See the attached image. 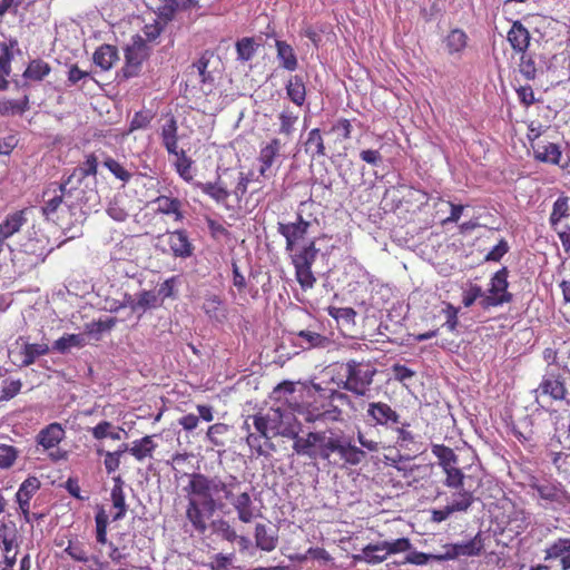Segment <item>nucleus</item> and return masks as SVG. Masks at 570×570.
<instances>
[{"label":"nucleus","instance_id":"37","mask_svg":"<svg viewBox=\"0 0 570 570\" xmlns=\"http://www.w3.org/2000/svg\"><path fill=\"white\" fill-rule=\"evenodd\" d=\"M169 155L176 157L174 166H175V169H176L177 174L179 175V177L181 179H184L185 181L190 183L194 179V175H193V170H191V167L194 164L193 159L190 157H188L187 153L181 148L177 149V154H169Z\"/></svg>","mask_w":570,"mask_h":570},{"label":"nucleus","instance_id":"13","mask_svg":"<svg viewBox=\"0 0 570 570\" xmlns=\"http://www.w3.org/2000/svg\"><path fill=\"white\" fill-rule=\"evenodd\" d=\"M533 159L538 163L559 166L562 170L570 167V159L563 161L562 149L559 144L551 141H538L531 144Z\"/></svg>","mask_w":570,"mask_h":570},{"label":"nucleus","instance_id":"27","mask_svg":"<svg viewBox=\"0 0 570 570\" xmlns=\"http://www.w3.org/2000/svg\"><path fill=\"white\" fill-rule=\"evenodd\" d=\"M443 42L450 56L461 55L469 45V37L463 29L454 28L449 31Z\"/></svg>","mask_w":570,"mask_h":570},{"label":"nucleus","instance_id":"9","mask_svg":"<svg viewBox=\"0 0 570 570\" xmlns=\"http://www.w3.org/2000/svg\"><path fill=\"white\" fill-rule=\"evenodd\" d=\"M508 275L507 267H502L494 273L490 281L489 294L480 301L482 308L488 309L512 302L513 295L508 291Z\"/></svg>","mask_w":570,"mask_h":570},{"label":"nucleus","instance_id":"41","mask_svg":"<svg viewBox=\"0 0 570 570\" xmlns=\"http://www.w3.org/2000/svg\"><path fill=\"white\" fill-rule=\"evenodd\" d=\"M203 311L210 320L217 322H222L226 317L225 311L223 309V301L216 294L206 295Z\"/></svg>","mask_w":570,"mask_h":570},{"label":"nucleus","instance_id":"60","mask_svg":"<svg viewBox=\"0 0 570 570\" xmlns=\"http://www.w3.org/2000/svg\"><path fill=\"white\" fill-rule=\"evenodd\" d=\"M157 305V295L151 291H142L139 293L137 301L132 304V309H147Z\"/></svg>","mask_w":570,"mask_h":570},{"label":"nucleus","instance_id":"2","mask_svg":"<svg viewBox=\"0 0 570 570\" xmlns=\"http://www.w3.org/2000/svg\"><path fill=\"white\" fill-rule=\"evenodd\" d=\"M309 227L311 222L304 219L301 214L297 215L296 222L278 223L277 227V232L286 240V252L291 253L296 281L304 291L313 288L316 283L312 266L316 261L318 248H316L315 240H309L298 249H296V245L306 236Z\"/></svg>","mask_w":570,"mask_h":570},{"label":"nucleus","instance_id":"21","mask_svg":"<svg viewBox=\"0 0 570 570\" xmlns=\"http://www.w3.org/2000/svg\"><path fill=\"white\" fill-rule=\"evenodd\" d=\"M63 553L68 554L72 560L81 563L91 562L95 567L89 566L88 570H101L102 563L97 557H90L83 542L79 540H69Z\"/></svg>","mask_w":570,"mask_h":570},{"label":"nucleus","instance_id":"49","mask_svg":"<svg viewBox=\"0 0 570 570\" xmlns=\"http://www.w3.org/2000/svg\"><path fill=\"white\" fill-rule=\"evenodd\" d=\"M229 431V425L226 423H215L208 426L206 431V439L208 442L216 448H223L225 445L224 440L222 439Z\"/></svg>","mask_w":570,"mask_h":570},{"label":"nucleus","instance_id":"11","mask_svg":"<svg viewBox=\"0 0 570 570\" xmlns=\"http://www.w3.org/2000/svg\"><path fill=\"white\" fill-rule=\"evenodd\" d=\"M535 400L549 397L552 401H564L568 396L566 380L560 373H547L534 390Z\"/></svg>","mask_w":570,"mask_h":570},{"label":"nucleus","instance_id":"30","mask_svg":"<svg viewBox=\"0 0 570 570\" xmlns=\"http://www.w3.org/2000/svg\"><path fill=\"white\" fill-rule=\"evenodd\" d=\"M26 223V210H17L7 215L4 220L0 223V236L6 240L18 233Z\"/></svg>","mask_w":570,"mask_h":570},{"label":"nucleus","instance_id":"23","mask_svg":"<svg viewBox=\"0 0 570 570\" xmlns=\"http://www.w3.org/2000/svg\"><path fill=\"white\" fill-rule=\"evenodd\" d=\"M232 505L235 509L239 521L243 523H249L256 518L255 507L248 492H239L235 500L232 501Z\"/></svg>","mask_w":570,"mask_h":570},{"label":"nucleus","instance_id":"48","mask_svg":"<svg viewBox=\"0 0 570 570\" xmlns=\"http://www.w3.org/2000/svg\"><path fill=\"white\" fill-rule=\"evenodd\" d=\"M278 119H279V129H278L279 134H282L286 137H292V135L295 131V125L298 120V115L295 114L289 108H285L281 111Z\"/></svg>","mask_w":570,"mask_h":570},{"label":"nucleus","instance_id":"55","mask_svg":"<svg viewBox=\"0 0 570 570\" xmlns=\"http://www.w3.org/2000/svg\"><path fill=\"white\" fill-rule=\"evenodd\" d=\"M237 58L242 61L250 60L255 55V41L253 38L245 37L236 42Z\"/></svg>","mask_w":570,"mask_h":570},{"label":"nucleus","instance_id":"59","mask_svg":"<svg viewBox=\"0 0 570 570\" xmlns=\"http://www.w3.org/2000/svg\"><path fill=\"white\" fill-rule=\"evenodd\" d=\"M18 458V450L8 444H0V468L8 469L13 465Z\"/></svg>","mask_w":570,"mask_h":570},{"label":"nucleus","instance_id":"14","mask_svg":"<svg viewBox=\"0 0 570 570\" xmlns=\"http://www.w3.org/2000/svg\"><path fill=\"white\" fill-rule=\"evenodd\" d=\"M544 561L554 563L560 570H570V537H559L549 542L544 550Z\"/></svg>","mask_w":570,"mask_h":570},{"label":"nucleus","instance_id":"3","mask_svg":"<svg viewBox=\"0 0 570 570\" xmlns=\"http://www.w3.org/2000/svg\"><path fill=\"white\" fill-rule=\"evenodd\" d=\"M341 435L342 430L338 428L311 431L304 439L293 442V451L312 460L324 461L328 466L335 468Z\"/></svg>","mask_w":570,"mask_h":570},{"label":"nucleus","instance_id":"42","mask_svg":"<svg viewBox=\"0 0 570 570\" xmlns=\"http://www.w3.org/2000/svg\"><path fill=\"white\" fill-rule=\"evenodd\" d=\"M431 451L438 459V463L442 470L452 465H459V458L450 446L444 444H433Z\"/></svg>","mask_w":570,"mask_h":570},{"label":"nucleus","instance_id":"35","mask_svg":"<svg viewBox=\"0 0 570 570\" xmlns=\"http://www.w3.org/2000/svg\"><path fill=\"white\" fill-rule=\"evenodd\" d=\"M51 72V66L41 58L31 59L23 71V78L31 81H42Z\"/></svg>","mask_w":570,"mask_h":570},{"label":"nucleus","instance_id":"54","mask_svg":"<svg viewBox=\"0 0 570 570\" xmlns=\"http://www.w3.org/2000/svg\"><path fill=\"white\" fill-rule=\"evenodd\" d=\"M95 521L97 542L100 544L109 543L107 540L108 515L102 508L99 509L98 512L96 513Z\"/></svg>","mask_w":570,"mask_h":570},{"label":"nucleus","instance_id":"52","mask_svg":"<svg viewBox=\"0 0 570 570\" xmlns=\"http://www.w3.org/2000/svg\"><path fill=\"white\" fill-rule=\"evenodd\" d=\"M154 119V114L151 110H139L136 111L132 119L130 120L129 128L127 135L139 130L146 129Z\"/></svg>","mask_w":570,"mask_h":570},{"label":"nucleus","instance_id":"12","mask_svg":"<svg viewBox=\"0 0 570 570\" xmlns=\"http://www.w3.org/2000/svg\"><path fill=\"white\" fill-rule=\"evenodd\" d=\"M366 459V452L354 444L353 439L343 430L335 459V468H350L361 464Z\"/></svg>","mask_w":570,"mask_h":570},{"label":"nucleus","instance_id":"7","mask_svg":"<svg viewBox=\"0 0 570 570\" xmlns=\"http://www.w3.org/2000/svg\"><path fill=\"white\" fill-rule=\"evenodd\" d=\"M412 543L407 538H399L393 541H382L370 543L363 548V559L371 564H376L386 560L390 554L407 552Z\"/></svg>","mask_w":570,"mask_h":570},{"label":"nucleus","instance_id":"26","mask_svg":"<svg viewBox=\"0 0 570 570\" xmlns=\"http://www.w3.org/2000/svg\"><path fill=\"white\" fill-rule=\"evenodd\" d=\"M19 41L14 37H3L0 41V69L11 73V62L16 53H20Z\"/></svg>","mask_w":570,"mask_h":570},{"label":"nucleus","instance_id":"53","mask_svg":"<svg viewBox=\"0 0 570 570\" xmlns=\"http://www.w3.org/2000/svg\"><path fill=\"white\" fill-rule=\"evenodd\" d=\"M212 527L214 531L223 539L230 543L235 542L238 538L235 529L225 519L213 521Z\"/></svg>","mask_w":570,"mask_h":570},{"label":"nucleus","instance_id":"57","mask_svg":"<svg viewBox=\"0 0 570 570\" xmlns=\"http://www.w3.org/2000/svg\"><path fill=\"white\" fill-rule=\"evenodd\" d=\"M22 387L20 379L17 380H3L1 386L0 402L9 401L17 396Z\"/></svg>","mask_w":570,"mask_h":570},{"label":"nucleus","instance_id":"28","mask_svg":"<svg viewBox=\"0 0 570 570\" xmlns=\"http://www.w3.org/2000/svg\"><path fill=\"white\" fill-rule=\"evenodd\" d=\"M157 444L154 442L151 435H145L141 439L135 440L129 446L127 444V452H129L137 461L142 462L146 459L153 458Z\"/></svg>","mask_w":570,"mask_h":570},{"label":"nucleus","instance_id":"15","mask_svg":"<svg viewBox=\"0 0 570 570\" xmlns=\"http://www.w3.org/2000/svg\"><path fill=\"white\" fill-rule=\"evenodd\" d=\"M367 417L371 425L392 428L400 423V414L385 402H371L367 406Z\"/></svg>","mask_w":570,"mask_h":570},{"label":"nucleus","instance_id":"24","mask_svg":"<svg viewBox=\"0 0 570 570\" xmlns=\"http://www.w3.org/2000/svg\"><path fill=\"white\" fill-rule=\"evenodd\" d=\"M507 38L512 49L520 53L527 51L531 37L528 29L520 21H514L508 31Z\"/></svg>","mask_w":570,"mask_h":570},{"label":"nucleus","instance_id":"17","mask_svg":"<svg viewBox=\"0 0 570 570\" xmlns=\"http://www.w3.org/2000/svg\"><path fill=\"white\" fill-rule=\"evenodd\" d=\"M284 144L279 138H272L268 142L261 146L258 154V163H259V175L263 177L267 176V171L275 165V163L282 156V149Z\"/></svg>","mask_w":570,"mask_h":570},{"label":"nucleus","instance_id":"19","mask_svg":"<svg viewBox=\"0 0 570 570\" xmlns=\"http://www.w3.org/2000/svg\"><path fill=\"white\" fill-rule=\"evenodd\" d=\"M30 109V96L23 90L18 98H0V116L14 117L22 116Z\"/></svg>","mask_w":570,"mask_h":570},{"label":"nucleus","instance_id":"22","mask_svg":"<svg viewBox=\"0 0 570 570\" xmlns=\"http://www.w3.org/2000/svg\"><path fill=\"white\" fill-rule=\"evenodd\" d=\"M295 340L293 343L304 350L326 348L331 345V340L317 332L311 330H302L293 333Z\"/></svg>","mask_w":570,"mask_h":570},{"label":"nucleus","instance_id":"45","mask_svg":"<svg viewBox=\"0 0 570 570\" xmlns=\"http://www.w3.org/2000/svg\"><path fill=\"white\" fill-rule=\"evenodd\" d=\"M86 344L85 336L82 334H65L60 338L53 342V350L65 354L71 347H82Z\"/></svg>","mask_w":570,"mask_h":570},{"label":"nucleus","instance_id":"56","mask_svg":"<svg viewBox=\"0 0 570 570\" xmlns=\"http://www.w3.org/2000/svg\"><path fill=\"white\" fill-rule=\"evenodd\" d=\"M474 498L470 491H461L453 495L452 502L449 504L453 512L466 511L473 503Z\"/></svg>","mask_w":570,"mask_h":570},{"label":"nucleus","instance_id":"16","mask_svg":"<svg viewBox=\"0 0 570 570\" xmlns=\"http://www.w3.org/2000/svg\"><path fill=\"white\" fill-rule=\"evenodd\" d=\"M530 488L537 491L541 500L549 503L562 504L567 501V492L559 482L534 479L531 481Z\"/></svg>","mask_w":570,"mask_h":570},{"label":"nucleus","instance_id":"36","mask_svg":"<svg viewBox=\"0 0 570 570\" xmlns=\"http://www.w3.org/2000/svg\"><path fill=\"white\" fill-rule=\"evenodd\" d=\"M196 186L203 194L209 196L217 204H226L228 197L230 196V191L220 181L197 183Z\"/></svg>","mask_w":570,"mask_h":570},{"label":"nucleus","instance_id":"44","mask_svg":"<svg viewBox=\"0 0 570 570\" xmlns=\"http://www.w3.org/2000/svg\"><path fill=\"white\" fill-rule=\"evenodd\" d=\"M98 173V158L95 154L86 155L85 160L73 169L72 174L68 177H71V180L76 177L78 180H82L89 176H96Z\"/></svg>","mask_w":570,"mask_h":570},{"label":"nucleus","instance_id":"43","mask_svg":"<svg viewBox=\"0 0 570 570\" xmlns=\"http://www.w3.org/2000/svg\"><path fill=\"white\" fill-rule=\"evenodd\" d=\"M483 549L484 544L480 533L466 542L456 543L453 546L454 554L464 557L480 556Z\"/></svg>","mask_w":570,"mask_h":570},{"label":"nucleus","instance_id":"33","mask_svg":"<svg viewBox=\"0 0 570 570\" xmlns=\"http://www.w3.org/2000/svg\"><path fill=\"white\" fill-rule=\"evenodd\" d=\"M110 499L112 502L114 509H116L115 514L112 515L114 521H119L125 518L127 513V504L126 497L124 492L122 481L120 476L115 479V484L111 489Z\"/></svg>","mask_w":570,"mask_h":570},{"label":"nucleus","instance_id":"1","mask_svg":"<svg viewBox=\"0 0 570 570\" xmlns=\"http://www.w3.org/2000/svg\"><path fill=\"white\" fill-rule=\"evenodd\" d=\"M239 489L240 482L233 475L224 481L218 475L209 476L200 472L189 474L183 491L187 498L185 515L193 531L205 534L210 518L224 509V500L232 504Z\"/></svg>","mask_w":570,"mask_h":570},{"label":"nucleus","instance_id":"5","mask_svg":"<svg viewBox=\"0 0 570 570\" xmlns=\"http://www.w3.org/2000/svg\"><path fill=\"white\" fill-rule=\"evenodd\" d=\"M71 177H63L61 183L52 181L42 191V215L58 223L63 218L65 213H70L73 208Z\"/></svg>","mask_w":570,"mask_h":570},{"label":"nucleus","instance_id":"32","mask_svg":"<svg viewBox=\"0 0 570 570\" xmlns=\"http://www.w3.org/2000/svg\"><path fill=\"white\" fill-rule=\"evenodd\" d=\"M288 99L298 107H302L306 100V86L303 78L298 75L291 76L285 86Z\"/></svg>","mask_w":570,"mask_h":570},{"label":"nucleus","instance_id":"62","mask_svg":"<svg viewBox=\"0 0 570 570\" xmlns=\"http://www.w3.org/2000/svg\"><path fill=\"white\" fill-rule=\"evenodd\" d=\"M484 296L481 286L470 284L469 288L463 292L462 304L464 307H471L478 298L483 299Z\"/></svg>","mask_w":570,"mask_h":570},{"label":"nucleus","instance_id":"63","mask_svg":"<svg viewBox=\"0 0 570 570\" xmlns=\"http://www.w3.org/2000/svg\"><path fill=\"white\" fill-rule=\"evenodd\" d=\"M109 558L115 564H124L125 560L129 557V551L127 546L117 547L114 542H109Z\"/></svg>","mask_w":570,"mask_h":570},{"label":"nucleus","instance_id":"29","mask_svg":"<svg viewBox=\"0 0 570 570\" xmlns=\"http://www.w3.org/2000/svg\"><path fill=\"white\" fill-rule=\"evenodd\" d=\"M255 542L258 549L271 552L275 550L278 544L277 532L263 523H257L255 527Z\"/></svg>","mask_w":570,"mask_h":570},{"label":"nucleus","instance_id":"50","mask_svg":"<svg viewBox=\"0 0 570 570\" xmlns=\"http://www.w3.org/2000/svg\"><path fill=\"white\" fill-rule=\"evenodd\" d=\"M445 474L444 485L450 489H461L464 484L465 475L458 465H452L442 470Z\"/></svg>","mask_w":570,"mask_h":570},{"label":"nucleus","instance_id":"34","mask_svg":"<svg viewBox=\"0 0 570 570\" xmlns=\"http://www.w3.org/2000/svg\"><path fill=\"white\" fill-rule=\"evenodd\" d=\"M92 59L101 70H109L118 59V50L115 46L102 45L96 49Z\"/></svg>","mask_w":570,"mask_h":570},{"label":"nucleus","instance_id":"25","mask_svg":"<svg viewBox=\"0 0 570 570\" xmlns=\"http://www.w3.org/2000/svg\"><path fill=\"white\" fill-rule=\"evenodd\" d=\"M154 204L157 213L171 216L175 222L184 219L183 204L178 198L161 195L154 200Z\"/></svg>","mask_w":570,"mask_h":570},{"label":"nucleus","instance_id":"18","mask_svg":"<svg viewBox=\"0 0 570 570\" xmlns=\"http://www.w3.org/2000/svg\"><path fill=\"white\" fill-rule=\"evenodd\" d=\"M159 136L161 145L168 154H177L178 141V121L173 114L166 115V121L160 126Z\"/></svg>","mask_w":570,"mask_h":570},{"label":"nucleus","instance_id":"46","mask_svg":"<svg viewBox=\"0 0 570 570\" xmlns=\"http://www.w3.org/2000/svg\"><path fill=\"white\" fill-rule=\"evenodd\" d=\"M569 197L568 196H560L557 198V200L553 203L552 212L549 217L550 225L553 229H557L558 224L561 222L562 218H566L569 216Z\"/></svg>","mask_w":570,"mask_h":570},{"label":"nucleus","instance_id":"51","mask_svg":"<svg viewBox=\"0 0 570 570\" xmlns=\"http://www.w3.org/2000/svg\"><path fill=\"white\" fill-rule=\"evenodd\" d=\"M104 166L120 181L128 183L132 175L118 160L108 156L102 161Z\"/></svg>","mask_w":570,"mask_h":570},{"label":"nucleus","instance_id":"31","mask_svg":"<svg viewBox=\"0 0 570 570\" xmlns=\"http://www.w3.org/2000/svg\"><path fill=\"white\" fill-rule=\"evenodd\" d=\"M275 47L279 66L288 71H294L298 67V60L294 48L284 40H276Z\"/></svg>","mask_w":570,"mask_h":570},{"label":"nucleus","instance_id":"10","mask_svg":"<svg viewBox=\"0 0 570 570\" xmlns=\"http://www.w3.org/2000/svg\"><path fill=\"white\" fill-rule=\"evenodd\" d=\"M149 57V47L140 36H135L125 48V65L122 73L126 78L136 77L141 70L142 62Z\"/></svg>","mask_w":570,"mask_h":570},{"label":"nucleus","instance_id":"47","mask_svg":"<svg viewBox=\"0 0 570 570\" xmlns=\"http://www.w3.org/2000/svg\"><path fill=\"white\" fill-rule=\"evenodd\" d=\"M127 452V444L124 443L121 444L118 450L114 451V452H105L102 449H97V453L100 455V454H105V460H104V464H105V469L107 471V473H112L115 471H117L120 466V456Z\"/></svg>","mask_w":570,"mask_h":570},{"label":"nucleus","instance_id":"61","mask_svg":"<svg viewBox=\"0 0 570 570\" xmlns=\"http://www.w3.org/2000/svg\"><path fill=\"white\" fill-rule=\"evenodd\" d=\"M179 7L178 0H164L158 8L159 18L165 21L173 20Z\"/></svg>","mask_w":570,"mask_h":570},{"label":"nucleus","instance_id":"6","mask_svg":"<svg viewBox=\"0 0 570 570\" xmlns=\"http://www.w3.org/2000/svg\"><path fill=\"white\" fill-rule=\"evenodd\" d=\"M345 368L344 389L358 396H366L376 368L370 362H357L355 360H350L345 364Z\"/></svg>","mask_w":570,"mask_h":570},{"label":"nucleus","instance_id":"64","mask_svg":"<svg viewBox=\"0 0 570 570\" xmlns=\"http://www.w3.org/2000/svg\"><path fill=\"white\" fill-rule=\"evenodd\" d=\"M409 426L410 423H403L401 428L396 429V444L400 448H407L411 443H414L415 436L410 430H407Z\"/></svg>","mask_w":570,"mask_h":570},{"label":"nucleus","instance_id":"38","mask_svg":"<svg viewBox=\"0 0 570 570\" xmlns=\"http://www.w3.org/2000/svg\"><path fill=\"white\" fill-rule=\"evenodd\" d=\"M305 151L312 158H320L326 155L324 139L318 128H314L308 132L305 141Z\"/></svg>","mask_w":570,"mask_h":570},{"label":"nucleus","instance_id":"39","mask_svg":"<svg viewBox=\"0 0 570 570\" xmlns=\"http://www.w3.org/2000/svg\"><path fill=\"white\" fill-rule=\"evenodd\" d=\"M40 481L37 476H28L19 487L16 493V501L18 504H30V500L35 493L40 489Z\"/></svg>","mask_w":570,"mask_h":570},{"label":"nucleus","instance_id":"8","mask_svg":"<svg viewBox=\"0 0 570 570\" xmlns=\"http://www.w3.org/2000/svg\"><path fill=\"white\" fill-rule=\"evenodd\" d=\"M66 438V431L62 425L58 422H53L41 429L37 436V444L40 445L45 451L49 452V458L53 462L67 460L68 453L65 450L58 448L60 442Z\"/></svg>","mask_w":570,"mask_h":570},{"label":"nucleus","instance_id":"40","mask_svg":"<svg viewBox=\"0 0 570 570\" xmlns=\"http://www.w3.org/2000/svg\"><path fill=\"white\" fill-rule=\"evenodd\" d=\"M50 347L47 343H27L23 345L21 354L23 356L21 366L32 365L37 357L48 354Z\"/></svg>","mask_w":570,"mask_h":570},{"label":"nucleus","instance_id":"4","mask_svg":"<svg viewBox=\"0 0 570 570\" xmlns=\"http://www.w3.org/2000/svg\"><path fill=\"white\" fill-rule=\"evenodd\" d=\"M281 417L279 410H276L273 416L257 413L244 422L243 429L247 431L246 443L257 455H267L268 451H275L271 440L279 428Z\"/></svg>","mask_w":570,"mask_h":570},{"label":"nucleus","instance_id":"58","mask_svg":"<svg viewBox=\"0 0 570 570\" xmlns=\"http://www.w3.org/2000/svg\"><path fill=\"white\" fill-rule=\"evenodd\" d=\"M520 53H521V59H520V65H519L520 72L529 80L534 79L535 75H537V67H535V62H534L532 56L527 53V51L520 52Z\"/></svg>","mask_w":570,"mask_h":570},{"label":"nucleus","instance_id":"20","mask_svg":"<svg viewBox=\"0 0 570 570\" xmlns=\"http://www.w3.org/2000/svg\"><path fill=\"white\" fill-rule=\"evenodd\" d=\"M167 244L175 257L187 258L193 255L194 246L184 229L167 233Z\"/></svg>","mask_w":570,"mask_h":570}]
</instances>
